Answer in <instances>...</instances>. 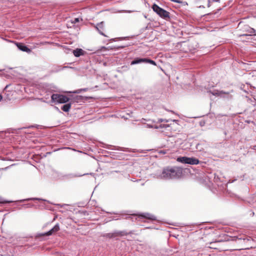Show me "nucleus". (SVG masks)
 I'll use <instances>...</instances> for the list:
<instances>
[{"mask_svg":"<svg viewBox=\"0 0 256 256\" xmlns=\"http://www.w3.org/2000/svg\"><path fill=\"white\" fill-rule=\"evenodd\" d=\"M183 170L179 166H166L164 168L160 175L162 178L174 179L179 178L182 174Z\"/></svg>","mask_w":256,"mask_h":256,"instance_id":"obj_1","label":"nucleus"},{"mask_svg":"<svg viewBox=\"0 0 256 256\" xmlns=\"http://www.w3.org/2000/svg\"><path fill=\"white\" fill-rule=\"evenodd\" d=\"M152 10L162 18L168 20L170 19V14L168 12L160 8L158 5L154 4L152 7Z\"/></svg>","mask_w":256,"mask_h":256,"instance_id":"obj_2","label":"nucleus"},{"mask_svg":"<svg viewBox=\"0 0 256 256\" xmlns=\"http://www.w3.org/2000/svg\"><path fill=\"white\" fill-rule=\"evenodd\" d=\"M132 216H136V220L141 222H146L145 220H156V217L150 213H143L141 214H132Z\"/></svg>","mask_w":256,"mask_h":256,"instance_id":"obj_3","label":"nucleus"},{"mask_svg":"<svg viewBox=\"0 0 256 256\" xmlns=\"http://www.w3.org/2000/svg\"><path fill=\"white\" fill-rule=\"evenodd\" d=\"M52 101L58 103H66L69 101L70 98L64 95L54 94L51 96Z\"/></svg>","mask_w":256,"mask_h":256,"instance_id":"obj_4","label":"nucleus"},{"mask_svg":"<svg viewBox=\"0 0 256 256\" xmlns=\"http://www.w3.org/2000/svg\"><path fill=\"white\" fill-rule=\"evenodd\" d=\"M140 62H146L156 66V63L154 61L146 58H136L131 62V65L138 64Z\"/></svg>","mask_w":256,"mask_h":256,"instance_id":"obj_5","label":"nucleus"},{"mask_svg":"<svg viewBox=\"0 0 256 256\" xmlns=\"http://www.w3.org/2000/svg\"><path fill=\"white\" fill-rule=\"evenodd\" d=\"M14 44L22 52H26L28 54L31 52V50L23 43L15 42Z\"/></svg>","mask_w":256,"mask_h":256,"instance_id":"obj_6","label":"nucleus"},{"mask_svg":"<svg viewBox=\"0 0 256 256\" xmlns=\"http://www.w3.org/2000/svg\"><path fill=\"white\" fill-rule=\"evenodd\" d=\"M94 27L98 30L99 33L104 36L108 37L106 35L104 32L106 31V28L104 26V22H102L100 23L97 24Z\"/></svg>","mask_w":256,"mask_h":256,"instance_id":"obj_7","label":"nucleus"},{"mask_svg":"<svg viewBox=\"0 0 256 256\" xmlns=\"http://www.w3.org/2000/svg\"><path fill=\"white\" fill-rule=\"evenodd\" d=\"M210 0H198L197 6L200 8H208L210 6Z\"/></svg>","mask_w":256,"mask_h":256,"instance_id":"obj_8","label":"nucleus"},{"mask_svg":"<svg viewBox=\"0 0 256 256\" xmlns=\"http://www.w3.org/2000/svg\"><path fill=\"white\" fill-rule=\"evenodd\" d=\"M132 234V231H130L129 232H126L124 231H119V232H116L114 234H109L108 236L112 238V237H116V236H127L129 234Z\"/></svg>","mask_w":256,"mask_h":256,"instance_id":"obj_9","label":"nucleus"},{"mask_svg":"<svg viewBox=\"0 0 256 256\" xmlns=\"http://www.w3.org/2000/svg\"><path fill=\"white\" fill-rule=\"evenodd\" d=\"M73 54L75 56L78 57L84 54V51L81 48H76L74 50Z\"/></svg>","mask_w":256,"mask_h":256,"instance_id":"obj_10","label":"nucleus"},{"mask_svg":"<svg viewBox=\"0 0 256 256\" xmlns=\"http://www.w3.org/2000/svg\"><path fill=\"white\" fill-rule=\"evenodd\" d=\"M200 163V160L194 158H188V164H198Z\"/></svg>","mask_w":256,"mask_h":256,"instance_id":"obj_11","label":"nucleus"},{"mask_svg":"<svg viewBox=\"0 0 256 256\" xmlns=\"http://www.w3.org/2000/svg\"><path fill=\"white\" fill-rule=\"evenodd\" d=\"M60 230V226L58 224H56L52 230L46 233L47 236H50L54 232H56Z\"/></svg>","mask_w":256,"mask_h":256,"instance_id":"obj_12","label":"nucleus"},{"mask_svg":"<svg viewBox=\"0 0 256 256\" xmlns=\"http://www.w3.org/2000/svg\"><path fill=\"white\" fill-rule=\"evenodd\" d=\"M188 160V157L182 156V157H178L177 158L176 160L178 162L183 163V164H187Z\"/></svg>","mask_w":256,"mask_h":256,"instance_id":"obj_13","label":"nucleus"},{"mask_svg":"<svg viewBox=\"0 0 256 256\" xmlns=\"http://www.w3.org/2000/svg\"><path fill=\"white\" fill-rule=\"evenodd\" d=\"M70 108H71V104H67L64 105L61 108L63 111H64L65 112H68L70 110Z\"/></svg>","mask_w":256,"mask_h":256,"instance_id":"obj_14","label":"nucleus"},{"mask_svg":"<svg viewBox=\"0 0 256 256\" xmlns=\"http://www.w3.org/2000/svg\"><path fill=\"white\" fill-rule=\"evenodd\" d=\"M83 100V98L81 96H76L74 98V102H78Z\"/></svg>","mask_w":256,"mask_h":256,"instance_id":"obj_15","label":"nucleus"},{"mask_svg":"<svg viewBox=\"0 0 256 256\" xmlns=\"http://www.w3.org/2000/svg\"><path fill=\"white\" fill-rule=\"evenodd\" d=\"M32 200V198L24 199V200H20L14 201V202H25V201H26V200ZM14 202V201H6V200H5V201L0 202L1 203H10V202Z\"/></svg>","mask_w":256,"mask_h":256,"instance_id":"obj_16","label":"nucleus"},{"mask_svg":"<svg viewBox=\"0 0 256 256\" xmlns=\"http://www.w3.org/2000/svg\"><path fill=\"white\" fill-rule=\"evenodd\" d=\"M216 242H211L210 244V246H209L210 248H214V249H219L218 248L215 246L214 244Z\"/></svg>","mask_w":256,"mask_h":256,"instance_id":"obj_17","label":"nucleus"},{"mask_svg":"<svg viewBox=\"0 0 256 256\" xmlns=\"http://www.w3.org/2000/svg\"><path fill=\"white\" fill-rule=\"evenodd\" d=\"M80 22V18H75L72 22L74 24H76L77 22Z\"/></svg>","mask_w":256,"mask_h":256,"instance_id":"obj_18","label":"nucleus"},{"mask_svg":"<svg viewBox=\"0 0 256 256\" xmlns=\"http://www.w3.org/2000/svg\"><path fill=\"white\" fill-rule=\"evenodd\" d=\"M169 126H170V125L168 124H162L160 126V128H167V127H169Z\"/></svg>","mask_w":256,"mask_h":256,"instance_id":"obj_19","label":"nucleus"},{"mask_svg":"<svg viewBox=\"0 0 256 256\" xmlns=\"http://www.w3.org/2000/svg\"><path fill=\"white\" fill-rule=\"evenodd\" d=\"M22 130H24V133H28V134H30V132H27L26 131V128H23Z\"/></svg>","mask_w":256,"mask_h":256,"instance_id":"obj_20","label":"nucleus"},{"mask_svg":"<svg viewBox=\"0 0 256 256\" xmlns=\"http://www.w3.org/2000/svg\"><path fill=\"white\" fill-rule=\"evenodd\" d=\"M238 240H243L244 242H245V241H248V239L246 238H238Z\"/></svg>","mask_w":256,"mask_h":256,"instance_id":"obj_21","label":"nucleus"},{"mask_svg":"<svg viewBox=\"0 0 256 256\" xmlns=\"http://www.w3.org/2000/svg\"><path fill=\"white\" fill-rule=\"evenodd\" d=\"M220 94H228L229 93H228V92H223V91H220Z\"/></svg>","mask_w":256,"mask_h":256,"instance_id":"obj_22","label":"nucleus"},{"mask_svg":"<svg viewBox=\"0 0 256 256\" xmlns=\"http://www.w3.org/2000/svg\"><path fill=\"white\" fill-rule=\"evenodd\" d=\"M102 49L104 50H108V48H106L104 47V46H102Z\"/></svg>","mask_w":256,"mask_h":256,"instance_id":"obj_23","label":"nucleus"},{"mask_svg":"<svg viewBox=\"0 0 256 256\" xmlns=\"http://www.w3.org/2000/svg\"><path fill=\"white\" fill-rule=\"evenodd\" d=\"M2 97L1 94H0V101L2 100Z\"/></svg>","mask_w":256,"mask_h":256,"instance_id":"obj_24","label":"nucleus"},{"mask_svg":"<svg viewBox=\"0 0 256 256\" xmlns=\"http://www.w3.org/2000/svg\"><path fill=\"white\" fill-rule=\"evenodd\" d=\"M32 128V126H30L28 127V128Z\"/></svg>","mask_w":256,"mask_h":256,"instance_id":"obj_25","label":"nucleus"},{"mask_svg":"<svg viewBox=\"0 0 256 256\" xmlns=\"http://www.w3.org/2000/svg\"><path fill=\"white\" fill-rule=\"evenodd\" d=\"M159 121H160V122H164V120H160Z\"/></svg>","mask_w":256,"mask_h":256,"instance_id":"obj_26","label":"nucleus"},{"mask_svg":"<svg viewBox=\"0 0 256 256\" xmlns=\"http://www.w3.org/2000/svg\"><path fill=\"white\" fill-rule=\"evenodd\" d=\"M27 207H29L30 204H27Z\"/></svg>","mask_w":256,"mask_h":256,"instance_id":"obj_27","label":"nucleus"},{"mask_svg":"<svg viewBox=\"0 0 256 256\" xmlns=\"http://www.w3.org/2000/svg\"><path fill=\"white\" fill-rule=\"evenodd\" d=\"M27 88H24L26 92Z\"/></svg>","mask_w":256,"mask_h":256,"instance_id":"obj_28","label":"nucleus"},{"mask_svg":"<svg viewBox=\"0 0 256 256\" xmlns=\"http://www.w3.org/2000/svg\"><path fill=\"white\" fill-rule=\"evenodd\" d=\"M242 249H243V248H242ZM239 250H242V248H240Z\"/></svg>","mask_w":256,"mask_h":256,"instance_id":"obj_29","label":"nucleus"},{"mask_svg":"<svg viewBox=\"0 0 256 256\" xmlns=\"http://www.w3.org/2000/svg\"><path fill=\"white\" fill-rule=\"evenodd\" d=\"M2 70H0V71H2Z\"/></svg>","mask_w":256,"mask_h":256,"instance_id":"obj_30","label":"nucleus"}]
</instances>
